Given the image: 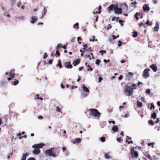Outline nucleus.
I'll return each mask as SVG.
<instances>
[{
	"mask_svg": "<svg viewBox=\"0 0 160 160\" xmlns=\"http://www.w3.org/2000/svg\"><path fill=\"white\" fill-rule=\"evenodd\" d=\"M142 8L143 10L145 11H148L150 10V8L148 5L147 4H144Z\"/></svg>",
	"mask_w": 160,
	"mask_h": 160,
	"instance_id": "9b49d317",
	"label": "nucleus"
},
{
	"mask_svg": "<svg viewBox=\"0 0 160 160\" xmlns=\"http://www.w3.org/2000/svg\"><path fill=\"white\" fill-rule=\"evenodd\" d=\"M150 70L149 68H146L144 70L143 74V76L145 78H147L149 76V75L148 72Z\"/></svg>",
	"mask_w": 160,
	"mask_h": 160,
	"instance_id": "6e6552de",
	"label": "nucleus"
},
{
	"mask_svg": "<svg viewBox=\"0 0 160 160\" xmlns=\"http://www.w3.org/2000/svg\"><path fill=\"white\" fill-rule=\"evenodd\" d=\"M64 66L67 68H71L72 67V66L70 62H65L64 63Z\"/></svg>",
	"mask_w": 160,
	"mask_h": 160,
	"instance_id": "9d476101",
	"label": "nucleus"
},
{
	"mask_svg": "<svg viewBox=\"0 0 160 160\" xmlns=\"http://www.w3.org/2000/svg\"><path fill=\"white\" fill-rule=\"evenodd\" d=\"M83 48H82L83 50L86 51V50L87 49V48H88V46L87 44H83Z\"/></svg>",
	"mask_w": 160,
	"mask_h": 160,
	"instance_id": "c85d7f7f",
	"label": "nucleus"
},
{
	"mask_svg": "<svg viewBox=\"0 0 160 160\" xmlns=\"http://www.w3.org/2000/svg\"><path fill=\"white\" fill-rule=\"evenodd\" d=\"M61 44H58L57 46L56 47L55 50L56 51V54L55 55H57L58 56H59L60 55V53L59 52V49L60 48H61L62 46ZM55 51H53L51 53V55L52 56H54L55 55H54Z\"/></svg>",
	"mask_w": 160,
	"mask_h": 160,
	"instance_id": "423d86ee",
	"label": "nucleus"
},
{
	"mask_svg": "<svg viewBox=\"0 0 160 160\" xmlns=\"http://www.w3.org/2000/svg\"><path fill=\"white\" fill-rule=\"evenodd\" d=\"M112 37L113 39L115 40L116 38H118L119 37V36L118 35L117 36H116L115 35H112Z\"/></svg>",
	"mask_w": 160,
	"mask_h": 160,
	"instance_id": "ea45409f",
	"label": "nucleus"
},
{
	"mask_svg": "<svg viewBox=\"0 0 160 160\" xmlns=\"http://www.w3.org/2000/svg\"><path fill=\"white\" fill-rule=\"evenodd\" d=\"M21 135V133H19L18 135L17 136H19V139H21L23 137H20Z\"/></svg>",
	"mask_w": 160,
	"mask_h": 160,
	"instance_id": "6e6d98bb",
	"label": "nucleus"
},
{
	"mask_svg": "<svg viewBox=\"0 0 160 160\" xmlns=\"http://www.w3.org/2000/svg\"><path fill=\"white\" fill-rule=\"evenodd\" d=\"M155 143L154 142H152L150 143H148V146H152V148H153L154 147V144Z\"/></svg>",
	"mask_w": 160,
	"mask_h": 160,
	"instance_id": "473e14b6",
	"label": "nucleus"
},
{
	"mask_svg": "<svg viewBox=\"0 0 160 160\" xmlns=\"http://www.w3.org/2000/svg\"><path fill=\"white\" fill-rule=\"evenodd\" d=\"M136 85L133 84L130 87L126 86L125 87L124 92L126 94H128V96H129L132 95L133 92V89H136Z\"/></svg>",
	"mask_w": 160,
	"mask_h": 160,
	"instance_id": "f03ea898",
	"label": "nucleus"
},
{
	"mask_svg": "<svg viewBox=\"0 0 160 160\" xmlns=\"http://www.w3.org/2000/svg\"><path fill=\"white\" fill-rule=\"evenodd\" d=\"M86 51H91V52L92 51V49H91V47H89V48L87 49L86 50Z\"/></svg>",
	"mask_w": 160,
	"mask_h": 160,
	"instance_id": "052dcab7",
	"label": "nucleus"
},
{
	"mask_svg": "<svg viewBox=\"0 0 160 160\" xmlns=\"http://www.w3.org/2000/svg\"><path fill=\"white\" fill-rule=\"evenodd\" d=\"M150 67L152 69L154 72H156L157 70V68L155 64H152L150 66Z\"/></svg>",
	"mask_w": 160,
	"mask_h": 160,
	"instance_id": "f8f14e48",
	"label": "nucleus"
},
{
	"mask_svg": "<svg viewBox=\"0 0 160 160\" xmlns=\"http://www.w3.org/2000/svg\"><path fill=\"white\" fill-rule=\"evenodd\" d=\"M105 157L106 159H109L110 158V156L108 153H106L105 155Z\"/></svg>",
	"mask_w": 160,
	"mask_h": 160,
	"instance_id": "72a5a7b5",
	"label": "nucleus"
},
{
	"mask_svg": "<svg viewBox=\"0 0 160 160\" xmlns=\"http://www.w3.org/2000/svg\"><path fill=\"white\" fill-rule=\"evenodd\" d=\"M47 10L45 8H44L43 11L42 12V18L45 15L47 12Z\"/></svg>",
	"mask_w": 160,
	"mask_h": 160,
	"instance_id": "393cba45",
	"label": "nucleus"
},
{
	"mask_svg": "<svg viewBox=\"0 0 160 160\" xmlns=\"http://www.w3.org/2000/svg\"><path fill=\"white\" fill-rule=\"evenodd\" d=\"M101 6H99L98 7L99 11L98 12H97V11L95 12V11H94L93 12V13L94 14H95V13L99 14V13H100L101 12Z\"/></svg>",
	"mask_w": 160,
	"mask_h": 160,
	"instance_id": "a878e982",
	"label": "nucleus"
},
{
	"mask_svg": "<svg viewBox=\"0 0 160 160\" xmlns=\"http://www.w3.org/2000/svg\"><path fill=\"white\" fill-rule=\"evenodd\" d=\"M117 140L119 142H121L122 139L121 138H117Z\"/></svg>",
	"mask_w": 160,
	"mask_h": 160,
	"instance_id": "8fccbe9b",
	"label": "nucleus"
},
{
	"mask_svg": "<svg viewBox=\"0 0 160 160\" xmlns=\"http://www.w3.org/2000/svg\"><path fill=\"white\" fill-rule=\"evenodd\" d=\"M159 28V25L158 22H157L156 23V25L154 27V30L155 31H158V29Z\"/></svg>",
	"mask_w": 160,
	"mask_h": 160,
	"instance_id": "f3484780",
	"label": "nucleus"
},
{
	"mask_svg": "<svg viewBox=\"0 0 160 160\" xmlns=\"http://www.w3.org/2000/svg\"><path fill=\"white\" fill-rule=\"evenodd\" d=\"M116 4H112L107 8V9L108 12H110V11L114 10Z\"/></svg>",
	"mask_w": 160,
	"mask_h": 160,
	"instance_id": "1a4fd4ad",
	"label": "nucleus"
},
{
	"mask_svg": "<svg viewBox=\"0 0 160 160\" xmlns=\"http://www.w3.org/2000/svg\"><path fill=\"white\" fill-rule=\"evenodd\" d=\"M146 24L147 25H149V26H151V25L152 24V23L151 22H150L149 21V20H148L146 23Z\"/></svg>",
	"mask_w": 160,
	"mask_h": 160,
	"instance_id": "e433bc0d",
	"label": "nucleus"
},
{
	"mask_svg": "<svg viewBox=\"0 0 160 160\" xmlns=\"http://www.w3.org/2000/svg\"><path fill=\"white\" fill-rule=\"evenodd\" d=\"M19 82L18 80H16L13 82V85H16Z\"/></svg>",
	"mask_w": 160,
	"mask_h": 160,
	"instance_id": "c03bdc74",
	"label": "nucleus"
},
{
	"mask_svg": "<svg viewBox=\"0 0 160 160\" xmlns=\"http://www.w3.org/2000/svg\"><path fill=\"white\" fill-rule=\"evenodd\" d=\"M28 160H36L34 158L31 157V158H29L28 159Z\"/></svg>",
	"mask_w": 160,
	"mask_h": 160,
	"instance_id": "e2e57ef3",
	"label": "nucleus"
},
{
	"mask_svg": "<svg viewBox=\"0 0 160 160\" xmlns=\"http://www.w3.org/2000/svg\"><path fill=\"white\" fill-rule=\"evenodd\" d=\"M144 155L149 160H152V158L149 154L146 152L144 154Z\"/></svg>",
	"mask_w": 160,
	"mask_h": 160,
	"instance_id": "6ab92c4d",
	"label": "nucleus"
},
{
	"mask_svg": "<svg viewBox=\"0 0 160 160\" xmlns=\"http://www.w3.org/2000/svg\"><path fill=\"white\" fill-rule=\"evenodd\" d=\"M47 57H48V55L47 54V53L46 52L45 53H44L43 57V58L45 59L47 58Z\"/></svg>",
	"mask_w": 160,
	"mask_h": 160,
	"instance_id": "3c124183",
	"label": "nucleus"
},
{
	"mask_svg": "<svg viewBox=\"0 0 160 160\" xmlns=\"http://www.w3.org/2000/svg\"><path fill=\"white\" fill-rule=\"evenodd\" d=\"M90 111L89 114L92 115L95 117H98V118L100 117L101 113L96 109H90L89 110Z\"/></svg>",
	"mask_w": 160,
	"mask_h": 160,
	"instance_id": "39448f33",
	"label": "nucleus"
},
{
	"mask_svg": "<svg viewBox=\"0 0 160 160\" xmlns=\"http://www.w3.org/2000/svg\"><path fill=\"white\" fill-rule=\"evenodd\" d=\"M78 25H79V24L78 22H77L75 24H74V28H75L76 26H77V29H78V28L79 27H78Z\"/></svg>",
	"mask_w": 160,
	"mask_h": 160,
	"instance_id": "a18cd8bd",
	"label": "nucleus"
},
{
	"mask_svg": "<svg viewBox=\"0 0 160 160\" xmlns=\"http://www.w3.org/2000/svg\"><path fill=\"white\" fill-rule=\"evenodd\" d=\"M102 80V78L99 77L98 78V82H101V81Z\"/></svg>",
	"mask_w": 160,
	"mask_h": 160,
	"instance_id": "bf43d9fd",
	"label": "nucleus"
},
{
	"mask_svg": "<svg viewBox=\"0 0 160 160\" xmlns=\"http://www.w3.org/2000/svg\"><path fill=\"white\" fill-rule=\"evenodd\" d=\"M56 66L57 67H59L60 68H61L62 67L61 62L60 60L58 61V63L56 65Z\"/></svg>",
	"mask_w": 160,
	"mask_h": 160,
	"instance_id": "a211bd4d",
	"label": "nucleus"
},
{
	"mask_svg": "<svg viewBox=\"0 0 160 160\" xmlns=\"http://www.w3.org/2000/svg\"><path fill=\"white\" fill-rule=\"evenodd\" d=\"M128 74L129 75H130V76H133V74L131 72H129L128 73Z\"/></svg>",
	"mask_w": 160,
	"mask_h": 160,
	"instance_id": "338daca9",
	"label": "nucleus"
},
{
	"mask_svg": "<svg viewBox=\"0 0 160 160\" xmlns=\"http://www.w3.org/2000/svg\"><path fill=\"white\" fill-rule=\"evenodd\" d=\"M112 129V130L114 132H116L118 131V128L117 126H114Z\"/></svg>",
	"mask_w": 160,
	"mask_h": 160,
	"instance_id": "4be33fe9",
	"label": "nucleus"
},
{
	"mask_svg": "<svg viewBox=\"0 0 160 160\" xmlns=\"http://www.w3.org/2000/svg\"><path fill=\"white\" fill-rule=\"evenodd\" d=\"M131 149L129 155V160H136L139 156L138 152L134 150V147H131Z\"/></svg>",
	"mask_w": 160,
	"mask_h": 160,
	"instance_id": "7ed1b4c3",
	"label": "nucleus"
},
{
	"mask_svg": "<svg viewBox=\"0 0 160 160\" xmlns=\"http://www.w3.org/2000/svg\"><path fill=\"white\" fill-rule=\"evenodd\" d=\"M100 139L101 141L102 142H104L105 141V138L104 137H101Z\"/></svg>",
	"mask_w": 160,
	"mask_h": 160,
	"instance_id": "4c0bfd02",
	"label": "nucleus"
},
{
	"mask_svg": "<svg viewBox=\"0 0 160 160\" xmlns=\"http://www.w3.org/2000/svg\"><path fill=\"white\" fill-rule=\"evenodd\" d=\"M92 39H90L89 40V41H90V42H91V41H92V42H94L95 41V40L96 41H97L98 40L97 39H96V40H95V37L94 36H92Z\"/></svg>",
	"mask_w": 160,
	"mask_h": 160,
	"instance_id": "58836bf2",
	"label": "nucleus"
},
{
	"mask_svg": "<svg viewBox=\"0 0 160 160\" xmlns=\"http://www.w3.org/2000/svg\"><path fill=\"white\" fill-rule=\"evenodd\" d=\"M101 62V61L99 59H97L96 61L95 62V64L98 65H99L100 64V63Z\"/></svg>",
	"mask_w": 160,
	"mask_h": 160,
	"instance_id": "c9c22d12",
	"label": "nucleus"
},
{
	"mask_svg": "<svg viewBox=\"0 0 160 160\" xmlns=\"http://www.w3.org/2000/svg\"><path fill=\"white\" fill-rule=\"evenodd\" d=\"M32 20L31 22L32 23H35L38 20V19L35 16H32L31 17Z\"/></svg>",
	"mask_w": 160,
	"mask_h": 160,
	"instance_id": "4468645a",
	"label": "nucleus"
},
{
	"mask_svg": "<svg viewBox=\"0 0 160 160\" xmlns=\"http://www.w3.org/2000/svg\"><path fill=\"white\" fill-rule=\"evenodd\" d=\"M21 4V1H19V2H18L17 3V6H18V7H19L20 5Z\"/></svg>",
	"mask_w": 160,
	"mask_h": 160,
	"instance_id": "680f3d73",
	"label": "nucleus"
},
{
	"mask_svg": "<svg viewBox=\"0 0 160 160\" xmlns=\"http://www.w3.org/2000/svg\"><path fill=\"white\" fill-rule=\"evenodd\" d=\"M108 122L109 123H112L113 124H115V121H108Z\"/></svg>",
	"mask_w": 160,
	"mask_h": 160,
	"instance_id": "4d7b16f0",
	"label": "nucleus"
},
{
	"mask_svg": "<svg viewBox=\"0 0 160 160\" xmlns=\"http://www.w3.org/2000/svg\"><path fill=\"white\" fill-rule=\"evenodd\" d=\"M16 1V0H11V2L12 4L14 5Z\"/></svg>",
	"mask_w": 160,
	"mask_h": 160,
	"instance_id": "603ef678",
	"label": "nucleus"
},
{
	"mask_svg": "<svg viewBox=\"0 0 160 160\" xmlns=\"http://www.w3.org/2000/svg\"><path fill=\"white\" fill-rule=\"evenodd\" d=\"M77 40L78 41V43L79 44H80L81 43V42H80V41H81L82 40V39L80 37H78L77 38Z\"/></svg>",
	"mask_w": 160,
	"mask_h": 160,
	"instance_id": "a19ab883",
	"label": "nucleus"
},
{
	"mask_svg": "<svg viewBox=\"0 0 160 160\" xmlns=\"http://www.w3.org/2000/svg\"><path fill=\"white\" fill-rule=\"evenodd\" d=\"M56 110L58 112H61L62 113V112L61 111V109L58 107H57L56 108Z\"/></svg>",
	"mask_w": 160,
	"mask_h": 160,
	"instance_id": "7c9ffc66",
	"label": "nucleus"
},
{
	"mask_svg": "<svg viewBox=\"0 0 160 160\" xmlns=\"http://www.w3.org/2000/svg\"><path fill=\"white\" fill-rule=\"evenodd\" d=\"M80 61V59L79 58H78L73 61V64L74 66H76L79 63Z\"/></svg>",
	"mask_w": 160,
	"mask_h": 160,
	"instance_id": "ddd939ff",
	"label": "nucleus"
},
{
	"mask_svg": "<svg viewBox=\"0 0 160 160\" xmlns=\"http://www.w3.org/2000/svg\"><path fill=\"white\" fill-rule=\"evenodd\" d=\"M155 108V106L154 104L152 103L151 104V106L150 108V109L152 110V109H154Z\"/></svg>",
	"mask_w": 160,
	"mask_h": 160,
	"instance_id": "79ce46f5",
	"label": "nucleus"
},
{
	"mask_svg": "<svg viewBox=\"0 0 160 160\" xmlns=\"http://www.w3.org/2000/svg\"><path fill=\"white\" fill-rule=\"evenodd\" d=\"M53 60L52 59H50L48 61V63L50 64H51L52 63Z\"/></svg>",
	"mask_w": 160,
	"mask_h": 160,
	"instance_id": "13d9d810",
	"label": "nucleus"
},
{
	"mask_svg": "<svg viewBox=\"0 0 160 160\" xmlns=\"http://www.w3.org/2000/svg\"><path fill=\"white\" fill-rule=\"evenodd\" d=\"M122 44V42L121 41H118V47H120L121 46Z\"/></svg>",
	"mask_w": 160,
	"mask_h": 160,
	"instance_id": "49530a36",
	"label": "nucleus"
},
{
	"mask_svg": "<svg viewBox=\"0 0 160 160\" xmlns=\"http://www.w3.org/2000/svg\"><path fill=\"white\" fill-rule=\"evenodd\" d=\"M137 106L139 108H141L142 106V102H139V101H138L137 103Z\"/></svg>",
	"mask_w": 160,
	"mask_h": 160,
	"instance_id": "5701e85b",
	"label": "nucleus"
},
{
	"mask_svg": "<svg viewBox=\"0 0 160 160\" xmlns=\"http://www.w3.org/2000/svg\"><path fill=\"white\" fill-rule=\"evenodd\" d=\"M85 57L86 58H89V60H91V58L90 57V56L89 55H86L85 56Z\"/></svg>",
	"mask_w": 160,
	"mask_h": 160,
	"instance_id": "5fc2aeb1",
	"label": "nucleus"
},
{
	"mask_svg": "<svg viewBox=\"0 0 160 160\" xmlns=\"http://www.w3.org/2000/svg\"><path fill=\"white\" fill-rule=\"evenodd\" d=\"M114 12L116 14H120L122 13V9L118 7L117 5L116 4L114 9Z\"/></svg>",
	"mask_w": 160,
	"mask_h": 160,
	"instance_id": "0eeeda50",
	"label": "nucleus"
},
{
	"mask_svg": "<svg viewBox=\"0 0 160 160\" xmlns=\"http://www.w3.org/2000/svg\"><path fill=\"white\" fill-rule=\"evenodd\" d=\"M146 93L147 94H150V93H151V92H150V90L149 89H147L146 90Z\"/></svg>",
	"mask_w": 160,
	"mask_h": 160,
	"instance_id": "37998d69",
	"label": "nucleus"
},
{
	"mask_svg": "<svg viewBox=\"0 0 160 160\" xmlns=\"http://www.w3.org/2000/svg\"><path fill=\"white\" fill-rule=\"evenodd\" d=\"M44 145V144L42 143L33 145L32 148H34V149L32 151L33 153L35 154H39L41 152L40 148H42Z\"/></svg>",
	"mask_w": 160,
	"mask_h": 160,
	"instance_id": "20e7f679",
	"label": "nucleus"
},
{
	"mask_svg": "<svg viewBox=\"0 0 160 160\" xmlns=\"http://www.w3.org/2000/svg\"><path fill=\"white\" fill-rule=\"evenodd\" d=\"M15 75V73L14 72V70H11L9 73V75L10 77L12 78H13Z\"/></svg>",
	"mask_w": 160,
	"mask_h": 160,
	"instance_id": "2eb2a0df",
	"label": "nucleus"
},
{
	"mask_svg": "<svg viewBox=\"0 0 160 160\" xmlns=\"http://www.w3.org/2000/svg\"><path fill=\"white\" fill-rule=\"evenodd\" d=\"M17 18L21 20H23L24 18V17L23 16H21L17 17Z\"/></svg>",
	"mask_w": 160,
	"mask_h": 160,
	"instance_id": "f704fd0d",
	"label": "nucleus"
},
{
	"mask_svg": "<svg viewBox=\"0 0 160 160\" xmlns=\"http://www.w3.org/2000/svg\"><path fill=\"white\" fill-rule=\"evenodd\" d=\"M106 51L105 50H101L100 51V52L102 53V55L103 54V53H106Z\"/></svg>",
	"mask_w": 160,
	"mask_h": 160,
	"instance_id": "09e8293b",
	"label": "nucleus"
},
{
	"mask_svg": "<svg viewBox=\"0 0 160 160\" xmlns=\"http://www.w3.org/2000/svg\"><path fill=\"white\" fill-rule=\"evenodd\" d=\"M157 115L155 112H153L151 115V118L154 119L156 118Z\"/></svg>",
	"mask_w": 160,
	"mask_h": 160,
	"instance_id": "bb28decb",
	"label": "nucleus"
},
{
	"mask_svg": "<svg viewBox=\"0 0 160 160\" xmlns=\"http://www.w3.org/2000/svg\"><path fill=\"white\" fill-rule=\"evenodd\" d=\"M112 26H110V27H108V26L107 27H105V28H106L107 30H108L109 29H111L112 28Z\"/></svg>",
	"mask_w": 160,
	"mask_h": 160,
	"instance_id": "0e129e2a",
	"label": "nucleus"
},
{
	"mask_svg": "<svg viewBox=\"0 0 160 160\" xmlns=\"http://www.w3.org/2000/svg\"><path fill=\"white\" fill-rule=\"evenodd\" d=\"M133 34L132 36L134 38L138 36V33L136 31H134L133 32Z\"/></svg>",
	"mask_w": 160,
	"mask_h": 160,
	"instance_id": "cd10ccee",
	"label": "nucleus"
},
{
	"mask_svg": "<svg viewBox=\"0 0 160 160\" xmlns=\"http://www.w3.org/2000/svg\"><path fill=\"white\" fill-rule=\"evenodd\" d=\"M139 26H144L145 28H146V26L145 25V24H144L143 23H142V22H141L139 24Z\"/></svg>",
	"mask_w": 160,
	"mask_h": 160,
	"instance_id": "864d4df0",
	"label": "nucleus"
},
{
	"mask_svg": "<svg viewBox=\"0 0 160 160\" xmlns=\"http://www.w3.org/2000/svg\"><path fill=\"white\" fill-rule=\"evenodd\" d=\"M123 78V76L122 75H120L118 78V79L119 80H122V78Z\"/></svg>",
	"mask_w": 160,
	"mask_h": 160,
	"instance_id": "774afa93",
	"label": "nucleus"
},
{
	"mask_svg": "<svg viewBox=\"0 0 160 160\" xmlns=\"http://www.w3.org/2000/svg\"><path fill=\"white\" fill-rule=\"evenodd\" d=\"M28 155V154L26 153L24 154L22 157L21 160H26L27 157Z\"/></svg>",
	"mask_w": 160,
	"mask_h": 160,
	"instance_id": "b1692460",
	"label": "nucleus"
},
{
	"mask_svg": "<svg viewBox=\"0 0 160 160\" xmlns=\"http://www.w3.org/2000/svg\"><path fill=\"white\" fill-rule=\"evenodd\" d=\"M142 15V14L140 12H136L135 14V16L136 19L137 20H138L139 19V18L138 17V16H141Z\"/></svg>",
	"mask_w": 160,
	"mask_h": 160,
	"instance_id": "aec40b11",
	"label": "nucleus"
},
{
	"mask_svg": "<svg viewBox=\"0 0 160 160\" xmlns=\"http://www.w3.org/2000/svg\"><path fill=\"white\" fill-rule=\"evenodd\" d=\"M87 67L88 68V69H87V70H88V71H89V70H90L91 71H92V70H93V69H92V68L91 67V66H90V65H88L87 66Z\"/></svg>",
	"mask_w": 160,
	"mask_h": 160,
	"instance_id": "2f4dec72",
	"label": "nucleus"
},
{
	"mask_svg": "<svg viewBox=\"0 0 160 160\" xmlns=\"http://www.w3.org/2000/svg\"><path fill=\"white\" fill-rule=\"evenodd\" d=\"M43 117L42 116H40L38 117V118L39 119H43Z\"/></svg>",
	"mask_w": 160,
	"mask_h": 160,
	"instance_id": "69168bd1",
	"label": "nucleus"
},
{
	"mask_svg": "<svg viewBox=\"0 0 160 160\" xmlns=\"http://www.w3.org/2000/svg\"><path fill=\"white\" fill-rule=\"evenodd\" d=\"M59 44H61V46H62L61 48H63L65 49H67L66 45L62 46V44L61 43Z\"/></svg>",
	"mask_w": 160,
	"mask_h": 160,
	"instance_id": "de8ad7c7",
	"label": "nucleus"
},
{
	"mask_svg": "<svg viewBox=\"0 0 160 160\" xmlns=\"http://www.w3.org/2000/svg\"><path fill=\"white\" fill-rule=\"evenodd\" d=\"M82 90L83 91H86L87 92H89V90L88 89V88L86 87L84 85H82Z\"/></svg>",
	"mask_w": 160,
	"mask_h": 160,
	"instance_id": "412c9836",
	"label": "nucleus"
},
{
	"mask_svg": "<svg viewBox=\"0 0 160 160\" xmlns=\"http://www.w3.org/2000/svg\"><path fill=\"white\" fill-rule=\"evenodd\" d=\"M81 141V139L80 138H75L74 139V140L73 141V142L74 143H79Z\"/></svg>",
	"mask_w": 160,
	"mask_h": 160,
	"instance_id": "dca6fc26",
	"label": "nucleus"
},
{
	"mask_svg": "<svg viewBox=\"0 0 160 160\" xmlns=\"http://www.w3.org/2000/svg\"><path fill=\"white\" fill-rule=\"evenodd\" d=\"M148 123L151 125H153L154 124L153 121L152 120H150L148 121Z\"/></svg>",
	"mask_w": 160,
	"mask_h": 160,
	"instance_id": "c756f323",
	"label": "nucleus"
},
{
	"mask_svg": "<svg viewBox=\"0 0 160 160\" xmlns=\"http://www.w3.org/2000/svg\"><path fill=\"white\" fill-rule=\"evenodd\" d=\"M45 153L48 156L55 157L59 155V152L58 150L55 149L54 148H51L46 150L45 151Z\"/></svg>",
	"mask_w": 160,
	"mask_h": 160,
	"instance_id": "f257e3e1",
	"label": "nucleus"
}]
</instances>
